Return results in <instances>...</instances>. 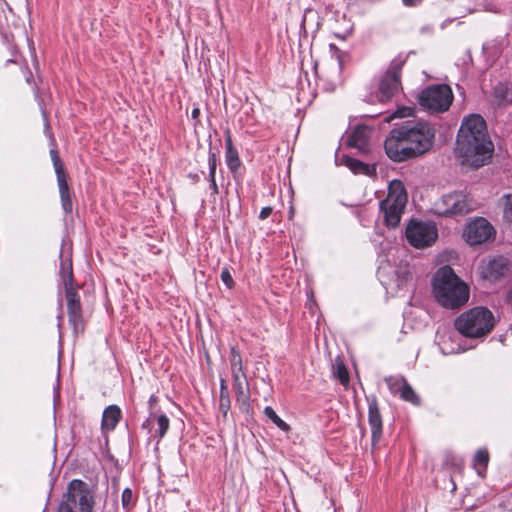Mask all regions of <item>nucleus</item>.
<instances>
[{
	"mask_svg": "<svg viewBox=\"0 0 512 512\" xmlns=\"http://www.w3.org/2000/svg\"><path fill=\"white\" fill-rule=\"evenodd\" d=\"M434 137V130L428 123L407 124L391 130L384 147L391 160L401 162L429 151Z\"/></svg>",
	"mask_w": 512,
	"mask_h": 512,
	"instance_id": "1",
	"label": "nucleus"
},
{
	"mask_svg": "<svg viewBox=\"0 0 512 512\" xmlns=\"http://www.w3.org/2000/svg\"><path fill=\"white\" fill-rule=\"evenodd\" d=\"M432 287L437 302L447 309H458L469 299L468 286L450 266H443L436 271Z\"/></svg>",
	"mask_w": 512,
	"mask_h": 512,
	"instance_id": "2",
	"label": "nucleus"
},
{
	"mask_svg": "<svg viewBox=\"0 0 512 512\" xmlns=\"http://www.w3.org/2000/svg\"><path fill=\"white\" fill-rule=\"evenodd\" d=\"M454 325L462 335L470 338H480L491 332L495 320L489 309L475 307L458 316Z\"/></svg>",
	"mask_w": 512,
	"mask_h": 512,
	"instance_id": "3",
	"label": "nucleus"
},
{
	"mask_svg": "<svg viewBox=\"0 0 512 512\" xmlns=\"http://www.w3.org/2000/svg\"><path fill=\"white\" fill-rule=\"evenodd\" d=\"M406 203L407 193L404 184L400 180L391 181L387 197L380 202V210L387 226L396 227L399 224Z\"/></svg>",
	"mask_w": 512,
	"mask_h": 512,
	"instance_id": "4",
	"label": "nucleus"
},
{
	"mask_svg": "<svg viewBox=\"0 0 512 512\" xmlns=\"http://www.w3.org/2000/svg\"><path fill=\"white\" fill-rule=\"evenodd\" d=\"M493 150V143L489 138H471L466 147L462 145V139H457V152L463 159V163L474 168L485 165L491 158Z\"/></svg>",
	"mask_w": 512,
	"mask_h": 512,
	"instance_id": "5",
	"label": "nucleus"
},
{
	"mask_svg": "<svg viewBox=\"0 0 512 512\" xmlns=\"http://www.w3.org/2000/svg\"><path fill=\"white\" fill-rule=\"evenodd\" d=\"M93 497L86 483L81 480L70 482L59 507L68 508L69 512H91Z\"/></svg>",
	"mask_w": 512,
	"mask_h": 512,
	"instance_id": "6",
	"label": "nucleus"
},
{
	"mask_svg": "<svg viewBox=\"0 0 512 512\" xmlns=\"http://www.w3.org/2000/svg\"><path fill=\"white\" fill-rule=\"evenodd\" d=\"M93 497L86 483L81 480L70 482L59 507L68 508L69 512H91Z\"/></svg>",
	"mask_w": 512,
	"mask_h": 512,
	"instance_id": "7",
	"label": "nucleus"
},
{
	"mask_svg": "<svg viewBox=\"0 0 512 512\" xmlns=\"http://www.w3.org/2000/svg\"><path fill=\"white\" fill-rule=\"evenodd\" d=\"M477 207V203L464 192H453L442 196L434 203L433 210L440 216L466 214Z\"/></svg>",
	"mask_w": 512,
	"mask_h": 512,
	"instance_id": "8",
	"label": "nucleus"
},
{
	"mask_svg": "<svg viewBox=\"0 0 512 512\" xmlns=\"http://www.w3.org/2000/svg\"><path fill=\"white\" fill-rule=\"evenodd\" d=\"M452 101V90L446 84L431 85L419 94V104L434 113L447 111Z\"/></svg>",
	"mask_w": 512,
	"mask_h": 512,
	"instance_id": "9",
	"label": "nucleus"
},
{
	"mask_svg": "<svg viewBox=\"0 0 512 512\" xmlns=\"http://www.w3.org/2000/svg\"><path fill=\"white\" fill-rule=\"evenodd\" d=\"M406 59L398 56L391 61V64L381 78L379 83V101L387 102L400 88V73Z\"/></svg>",
	"mask_w": 512,
	"mask_h": 512,
	"instance_id": "10",
	"label": "nucleus"
},
{
	"mask_svg": "<svg viewBox=\"0 0 512 512\" xmlns=\"http://www.w3.org/2000/svg\"><path fill=\"white\" fill-rule=\"evenodd\" d=\"M437 228L432 223L411 221L406 228V238L415 248H425L436 241Z\"/></svg>",
	"mask_w": 512,
	"mask_h": 512,
	"instance_id": "11",
	"label": "nucleus"
},
{
	"mask_svg": "<svg viewBox=\"0 0 512 512\" xmlns=\"http://www.w3.org/2000/svg\"><path fill=\"white\" fill-rule=\"evenodd\" d=\"M494 227L482 217L471 220L465 227L463 237L470 245H480L495 238Z\"/></svg>",
	"mask_w": 512,
	"mask_h": 512,
	"instance_id": "12",
	"label": "nucleus"
},
{
	"mask_svg": "<svg viewBox=\"0 0 512 512\" xmlns=\"http://www.w3.org/2000/svg\"><path fill=\"white\" fill-rule=\"evenodd\" d=\"M67 300V312L69 322L75 332L82 331L84 328L80 298L72 287V270L69 267L68 278L64 280Z\"/></svg>",
	"mask_w": 512,
	"mask_h": 512,
	"instance_id": "13",
	"label": "nucleus"
},
{
	"mask_svg": "<svg viewBox=\"0 0 512 512\" xmlns=\"http://www.w3.org/2000/svg\"><path fill=\"white\" fill-rule=\"evenodd\" d=\"M474 137L489 138L485 120L478 114H471L463 119L457 139H462V145L466 147Z\"/></svg>",
	"mask_w": 512,
	"mask_h": 512,
	"instance_id": "14",
	"label": "nucleus"
},
{
	"mask_svg": "<svg viewBox=\"0 0 512 512\" xmlns=\"http://www.w3.org/2000/svg\"><path fill=\"white\" fill-rule=\"evenodd\" d=\"M508 271V260L504 257H497L482 266L481 275L489 281H496Z\"/></svg>",
	"mask_w": 512,
	"mask_h": 512,
	"instance_id": "15",
	"label": "nucleus"
},
{
	"mask_svg": "<svg viewBox=\"0 0 512 512\" xmlns=\"http://www.w3.org/2000/svg\"><path fill=\"white\" fill-rule=\"evenodd\" d=\"M233 378V388L236 393V402L239 409L243 412H248L250 406V393L246 375H235Z\"/></svg>",
	"mask_w": 512,
	"mask_h": 512,
	"instance_id": "16",
	"label": "nucleus"
},
{
	"mask_svg": "<svg viewBox=\"0 0 512 512\" xmlns=\"http://www.w3.org/2000/svg\"><path fill=\"white\" fill-rule=\"evenodd\" d=\"M368 421L372 433V445H376L382 436V418L376 399L369 402Z\"/></svg>",
	"mask_w": 512,
	"mask_h": 512,
	"instance_id": "17",
	"label": "nucleus"
},
{
	"mask_svg": "<svg viewBox=\"0 0 512 512\" xmlns=\"http://www.w3.org/2000/svg\"><path fill=\"white\" fill-rule=\"evenodd\" d=\"M336 164L348 167L355 174H363L368 176L376 174V167L374 165L370 166L347 155L336 158Z\"/></svg>",
	"mask_w": 512,
	"mask_h": 512,
	"instance_id": "18",
	"label": "nucleus"
},
{
	"mask_svg": "<svg viewBox=\"0 0 512 512\" xmlns=\"http://www.w3.org/2000/svg\"><path fill=\"white\" fill-rule=\"evenodd\" d=\"M370 137V130L366 126H357L348 138V145L365 151Z\"/></svg>",
	"mask_w": 512,
	"mask_h": 512,
	"instance_id": "19",
	"label": "nucleus"
},
{
	"mask_svg": "<svg viewBox=\"0 0 512 512\" xmlns=\"http://www.w3.org/2000/svg\"><path fill=\"white\" fill-rule=\"evenodd\" d=\"M330 70L331 71H326L324 69L321 70L320 77L327 81L328 85L326 89L333 91L335 87L340 83L341 63L339 58L332 61Z\"/></svg>",
	"mask_w": 512,
	"mask_h": 512,
	"instance_id": "20",
	"label": "nucleus"
},
{
	"mask_svg": "<svg viewBox=\"0 0 512 512\" xmlns=\"http://www.w3.org/2000/svg\"><path fill=\"white\" fill-rule=\"evenodd\" d=\"M225 148L227 166L231 171H236L240 166V159L237 149L233 146L231 133L228 129L225 131Z\"/></svg>",
	"mask_w": 512,
	"mask_h": 512,
	"instance_id": "21",
	"label": "nucleus"
},
{
	"mask_svg": "<svg viewBox=\"0 0 512 512\" xmlns=\"http://www.w3.org/2000/svg\"><path fill=\"white\" fill-rule=\"evenodd\" d=\"M121 417V410L116 405L108 406L102 416V428L106 430H113L118 424Z\"/></svg>",
	"mask_w": 512,
	"mask_h": 512,
	"instance_id": "22",
	"label": "nucleus"
},
{
	"mask_svg": "<svg viewBox=\"0 0 512 512\" xmlns=\"http://www.w3.org/2000/svg\"><path fill=\"white\" fill-rule=\"evenodd\" d=\"M59 187V194L61 199V206L65 213H71L73 209L71 194L67 178L57 180Z\"/></svg>",
	"mask_w": 512,
	"mask_h": 512,
	"instance_id": "23",
	"label": "nucleus"
},
{
	"mask_svg": "<svg viewBox=\"0 0 512 512\" xmlns=\"http://www.w3.org/2000/svg\"><path fill=\"white\" fill-rule=\"evenodd\" d=\"M494 97L499 106L512 102V90L507 84L498 83L494 88Z\"/></svg>",
	"mask_w": 512,
	"mask_h": 512,
	"instance_id": "24",
	"label": "nucleus"
},
{
	"mask_svg": "<svg viewBox=\"0 0 512 512\" xmlns=\"http://www.w3.org/2000/svg\"><path fill=\"white\" fill-rule=\"evenodd\" d=\"M489 462V454L488 451L485 449H479L473 459V466L476 469V472L480 476H484V473L486 471L487 465Z\"/></svg>",
	"mask_w": 512,
	"mask_h": 512,
	"instance_id": "25",
	"label": "nucleus"
},
{
	"mask_svg": "<svg viewBox=\"0 0 512 512\" xmlns=\"http://www.w3.org/2000/svg\"><path fill=\"white\" fill-rule=\"evenodd\" d=\"M229 360L232 376L245 375L241 354L235 346L231 347Z\"/></svg>",
	"mask_w": 512,
	"mask_h": 512,
	"instance_id": "26",
	"label": "nucleus"
},
{
	"mask_svg": "<svg viewBox=\"0 0 512 512\" xmlns=\"http://www.w3.org/2000/svg\"><path fill=\"white\" fill-rule=\"evenodd\" d=\"M230 409V397L229 391L224 379L220 381V399H219V411L226 416Z\"/></svg>",
	"mask_w": 512,
	"mask_h": 512,
	"instance_id": "27",
	"label": "nucleus"
},
{
	"mask_svg": "<svg viewBox=\"0 0 512 512\" xmlns=\"http://www.w3.org/2000/svg\"><path fill=\"white\" fill-rule=\"evenodd\" d=\"M391 393L401 394L402 389L407 385V381L403 377H388L385 379Z\"/></svg>",
	"mask_w": 512,
	"mask_h": 512,
	"instance_id": "28",
	"label": "nucleus"
},
{
	"mask_svg": "<svg viewBox=\"0 0 512 512\" xmlns=\"http://www.w3.org/2000/svg\"><path fill=\"white\" fill-rule=\"evenodd\" d=\"M50 156L51 160L53 162L54 170L56 173L57 180L67 178V175L65 173L64 165L58 155L57 150L51 149L50 150Z\"/></svg>",
	"mask_w": 512,
	"mask_h": 512,
	"instance_id": "29",
	"label": "nucleus"
},
{
	"mask_svg": "<svg viewBox=\"0 0 512 512\" xmlns=\"http://www.w3.org/2000/svg\"><path fill=\"white\" fill-rule=\"evenodd\" d=\"M264 414L282 431L290 429V426L276 414L272 407H265Z\"/></svg>",
	"mask_w": 512,
	"mask_h": 512,
	"instance_id": "30",
	"label": "nucleus"
},
{
	"mask_svg": "<svg viewBox=\"0 0 512 512\" xmlns=\"http://www.w3.org/2000/svg\"><path fill=\"white\" fill-rule=\"evenodd\" d=\"M400 397L403 400L412 403L413 405H420V398H419V396L416 394V392L413 390V388L408 383L402 389Z\"/></svg>",
	"mask_w": 512,
	"mask_h": 512,
	"instance_id": "31",
	"label": "nucleus"
},
{
	"mask_svg": "<svg viewBox=\"0 0 512 512\" xmlns=\"http://www.w3.org/2000/svg\"><path fill=\"white\" fill-rule=\"evenodd\" d=\"M157 425H158V436L159 438H163L166 432L169 429V419L166 415H159L157 417Z\"/></svg>",
	"mask_w": 512,
	"mask_h": 512,
	"instance_id": "32",
	"label": "nucleus"
},
{
	"mask_svg": "<svg viewBox=\"0 0 512 512\" xmlns=\"http://www.w3.org/2000/svg\"><path fill=\"white\" fill-rule=\"evenodd\" d=\"M121 502H122L123 508L127 511L133 506L134 500H133V492L131 489L126 488L123 490L122 496H121Z\"/></svg>",
	"mask_w": 512,
	"mask_h": 512,
	"instance_id": "33",
	"label": "nucleus"
},
{
	"mask_svg": "<svg viewBox=\"0 0 512 512\" xmlns=\"http://www.w3.org/2000/svg\"><path fill=\"white\" fill-rule=\"evenodd\" d=\"M336 375L343 385H346L349 382L348 371L344 365L341 364L337 366Z\"/></svg>",
	"mask_w": 512,
	"mask_h": 512,
	"instance_id": "34",
	"label": "nucleus"
},
{
	"mask_svg": "<svg viewBox=\"0 0 512 512\" xmlns=\"http://www.w3.org/2000/svg\"><path fill=\"white\" fill-rule=\"evenodd\" d=\"M504 217L512 222V194L505 196Z\"/></svg>",
	"mask_w": 512,
	"mask_h": 512,
	"instance_id": "35",
	"label": "nucleus"
},
{
	"mask_svg": "<svg viewBox=\"0 0 512 512\" xmlns=\"http://www.w3.org/2000/svg\"><path fill=\"white\" fill-rule=\"evenodd\" d=\"M208 166H209V178L215 177L216 167H217V158L215 153H209L208 157Z\"/></svg>",
	"mask_w": 512,
	"mask_h": 512,
	"instance_id": "36",
	"label": "nucleus"
},
{
	"mask_svg": "<svg viewBox=\"0 0 512 512\" xmlns=\"http://www.w3.org/2000/svg\"><path fill=\"white\" fill-rule=\"evenodd\" d=\"M221 280L226 285V287L229 289L234 286V280L232 278L231 273L229 272V270L227 268H224L221 271Z\"/></svg>",
	"mask_w": 512,
	"mask_h": 512,
	"instance_id": "37",
	"label": "nucleus"
},
{
	"mask_svg": "<svg viewBox=\"0 0 512 512\" xmlns=\"http://www.w3.org/2000/svg\"><path fill=\"white\" fill-rule=\"evenodd\" d=\"M272 212H273L272 207H270V206L263 207L260 211L259 218L261 220H265L272 214Z\"/></svg>",
	"mask_w": 512,
	"mask_h": 512,
	"instance_id": "38",
	"label": "nucleus"
},
{
	"mask_svg": "<svg viewBox=\"0 0 512 512\" xmlns=\"http://www.w3.org/2000/svg\"><path fill=\"white\" fill-rule=\"evenodd\" d=\"M484 10L488 11V12H492V13H499L500 12V9L498 8V6H496L494 4H487V5H485Z\"/></svg>",
	"mask_w": 512,
	"mask_h": 512,
	"instance_id": "39",
	"label": "nucleus"
},
{
	"mask_svg": "<svg viewBox=\"0 0 512 512\" xmlns=\"http://www.w3.org/2000/svg\"><path fill=\"white\" fill-rule=\"evenodd\" d=\"M209 179H210V186H211V188H212V190H213V193H214V194H218V193H219V191H218V186H217V184H216L215 177H213V178H209Z\"/></svg>",
	"mask_w": 512,
	"mask_h": 512,
	"instance_id": "40",
	"label": "nucleus"
},
{
	"mask_svg": "<svg viewBox=\"0 0 512 512\" xmlns=\"http://www.w3.org/2000/svg\"><path fill=\"white\" fill-rule=\"evenodd\" d=\"M422 0H403V3L406 6H416L418 5Z\"/></svg>",
	"mask_w": 512,
	"mask_h": 512,
	"instance_id": "41",
	"label": "nucleus"
},
{
	"mask_svg": "<svg viewBox=\"0 0 512 512\" xmlns=\"http://www.w3.org/2000/svg\"><path fill=\"white\" fill-rule=\"evenodd\" d=\"M495 42H496V40H495V41H492L491 43H487V44H485V45L483 46V49H484V50H492V49H493V47H494V43H495Z\"/></svg>",
	"mask_w": 512,
	"mask_h": 512,
	"instance_id": "42",
	"label": "nucleus"
},
{
	"mask_svg": "<svg viewBox=\"0 0 512 512\" xmlns=\"http://www.w3.org/2000/svg\"><path fill=\"white\" fill-rule=\"evenodd\" d=\"M199 114H200V110L198 108H194L192 110L191 116L193 119H196V118H198Z\"/></svg>",
	"mask_w": 512,
	"mask_h": 512,
	"instance_id": "43",
	"label": "nucleus"
},
{
	"mask_svg": "<svg viewBox=\"0 0 512 512\" xmlns=\"http://www.w3.org/2000/svg\"><path fill=\"white\" fill-rule=\"evenodd\" d=\"M157 401V397L152 395L149 399V404H150V407H152Z\"/></svg>",
	"mask_w": 512,
	"mask_h": 512,
	"instance_id": "44",
	"label": "nucleus"
},
{
	"mask_svg": "<svg viewBox=\"0 0 512 512\" xmlns=\"http://www.w3.org/2000/svg\"><path fill=\"white\" fill-rule=\"evenodd\" d=\"M507 301L512 305V289L508 292Z\"/></svg>",
	"mask_w": 512,
	"mask_h": 512,
	"instance_id": "45",
	"label": "nucleus"
},
{
	"mask_svg": "<svg viewBox=\"0 0 512 512\" xmlns=\"http://www.w3.org/2000/svg\"><path fill=\"white\" fill-rule=\"evenodd\" d=\"M412 276H411V273L409 271H405L404 272V279L405 281H407L408 279H410Z\"/></svg>",
	"mask_w": 512,
	"mask_h": 512,
	"instance_id": "46",
	"label": "nucleus"
},
{
	"mask_svg": "<svg viewBox=\"0 0 512 512\" xmlns=\"http://www.w3.org/2000/svg\"><path fill=\"white\" fill-rule=\"evenodd\" d=\"M497 52H498V49H496L492 54L495 55V54H497Z\"/></svg>",
	"mask_w": 512,
	"mask_h": 512,
	"instance_id": "47",
	"label": "nucleus"
}]
</instances>
